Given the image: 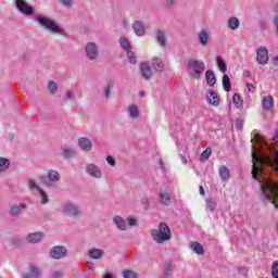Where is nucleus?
Wrapping results in <instances>:
<instances>
[{"mask_svg":"<svg viewBox=\"0 0 278 278\" xmlns=\"http://www.w3.org/2000/svg\"><path fill=\"white\" fill-rule=\"evenodd\" d=\"M254 139L258 143L260 150L252 144V177L261 184L263 201H270L278 210V151L274 150L271 155H266L263 150L266 144L264 136L256 134Z\"/></svg>","mask_w":278,"mask_h":278,"instance_id":"1","label":"nucleus"},{"mask_svg":"<svg viewBox=\"0 0 278 278\" xmlns=\"http://www.w3.org/2000/svg\"><path fill=\"white\" fill-rule=\"evenodd\" d=\"M152 240L157 244H164V242H168L170 238H173V232L170 231V227L168 224L161 222L159 224V229H153L151 231Z\"/></svg>","mask_w":278,"mask_h":278,"instance_id":"2","label":"nucleus"},{"mask_svg":"<svg viewBox=\"0 0 278 278\" xmlns=\"http://www.w3.org/2000/svg\"><path fill=\"white\" fill-rule=\"evenodd\" d=\"M187 71L192 79H201V76L205 73V63L201 60H189L187 62Z\"/></svg>","mask_w":278,"mask_h":278,"instance_id":"3","label":"nucleus"},{"mask_svg":"<svg viewBox=\"0 0 278 278\" xmlns=\"http://www.w3.org/2000/svg\"><path fill=\"white\" fill-rule=\"evenodd\" d=\"M62 212L65 214V216H70V218H81V216H84L81 206L73 201L63 203Z\"/></svg>","mask_w":278,"mask_h":278,"instance_id":"4","label":"nucleus"},{"mask_svg":"<svg viewBox=\"0 0 278 278\" xmlns=\"http://www.w3.org/2000/svg\"><path fill=\"white\" fill-rule=\"evenodd\" d=\"M36 21L39 23V25H41V27L48 29V31H52L53 34H61L62 31V27H60V25L47 16L37 15Z\"/></svg>","mask_w":278,"mask_h":278,"instance_id":"5","label":"nucleus"},{"mask_svg":"<svg viewBox=\"0 0 278 278\" xmlns=\"http://www.w3.org/2000/svg\"><path fill=\"white\" fill-rule=\"evenodd\" d=\"M62 179V176L60 173L55 169L48 170L47 177L43 179V184L46 188H55L58 184H60V180Z\"/></svg>","mask_w":278,"mask_h":278,"instance_id":"6","label":"nucleus"},{"mask_svg":"<svg viewBox=\"0 0 278 278\" xmlns=\"http://www.w3.org/2000/svg\"><path fill=\"white\" fill-rule=\"evenodd\" d=\"M85 55L87 60H90V62L99 60V46L92 41L87 42L85 45Z\"/></svg>","mask_w":278,"mask_h":278,"instance_id":"7","label":"nucleus"},{"mask_svg":"<svg viewBox=\"0 0 278 278\" xmlns=\"http://www.w3.org/2000/svg\"><path fill=\"white\" fill-rule=\"evenodd\" d=\"M49 255L52 260H64L68 255V250L63 245H55L50 249Z\"/></svg>","mask_w":278,"mask_h":278,"instance_id":"8","label":"nucleus"},{"mask_svg":"<svg viewBox=\"0 0 278 278\" xmlns=\"http://www.w3.org/2000/svg\"><path fill=\"white\" fill-rule=\"evenodd\" d=\"M14 3L15 8L22 14H25L26 16H31V14H34V7L29 5L25 0H14Z\"/></svg>","mask_w":278,"mask_h":278,"instance_id":"9","label":"nucleus"},{"mask_svg":"<svg viewBox=\"0 0 278 278\" xmlns=\"http://www.w3.org/2000/svg\"><path fill=\"white\" fill-rule=\"evenodd\" d=\"M256 62L261 66H266L268 64V49L264 46L256 50Z\"/></svg>","mask_w":278,"mask_h":278,"instance_id":"10","label":"nucleus"},{"mask_svg":"<svg viewBox=\"0 0 278 278\" xmlns=\"http://www.w3.org/2000/svg\"><path fill=\"white\" fill-rule=\"evenodd\" d=\"M85 170L89 177H93L94 179H101L103 177L101 168H99V166L94 165L93 163L86 164Z\"/></svg>","mask_w":278,"mask_h":278,"instance_id":"11","label":"nucleus"},{"mask_svg":"<svg viewBox=\"0 0 278 278\" xmlns=\"http://www.w3.org/2000/svg\"><path fill=\"white\" fill-rule=\"evenodd\" d=\"M42 275V269L40 267L30 264L28 267V273L22 274V278H40Z\"/></svg>","mask_w":278,"mask_h":278,"instance_id":"12","label":"nucleus"},{"mask_svg":"<svg viewBox=\"0 0 278 278\" xmlns=\"http://www.w3.org/2000/svg\"><path fill=\"white\" fill-rule=\"evenodd\" d=\"M43 238L45 233L41 231L31 232L26 236V242H29V244H38V242H42Z\"/></svg>","mask_w":278,"mask_h":278,"instance_id":"13","label":"nucleus"},{"mask_svg":"<svg viewBox=\"0 0 278 278\" xmlns=\"http://www.w3.org/2000/svg\"><path fill=\"white\" fill-rule=\"evenodd\" d=\"M23 210H27V204L25 203H20V204H14L10 206L9 214L10 216H21L23 214Z\"/></svg>","mask_w":278,"mask_h":278,"instance_id":"14","label":"nucleus"},{"mask_svg":"<svg viewBox=\"0 0 278 278\" xmlns=\"http://www.w3.org/2000/svg\"><path fill=\"white\" fill-rule=\"evenodd\" d=\"M206 100L210 105H214L215 108H218V105H220V99H218V93H216V91L212 89L207 91Z\"/></svg>","mask_w":278,"mask_h":278,"instance_id":"15","label":"nucleus"},{"mask_svg":"<svg viewBox=\"0 0 278 278\" xmlns=\"http://www.w3.org/2000/svg\"><path fill=\"white\" fill-rule=\"evenodd\" d=\"M78 147L81 151H92V141L86 137L78 139Z\"/></svg>","mask_w":278,"mask_h":278,"instance_id":"16","label":"nucleus"},{"mask_svg":"<svg viewBox=\"0 0 278 278\" xmlns=\"http://www.w3.org/2000/svg\"><path fill=\"white\" fill-rule=\"evenodd\" d=\"M140 73H141V77H143V79L146 80H149L153 77V71L147 63L141 64Z\"/></svg>","mask_w":278,"mask_h":278,"instance_id":"17","label":"nucleus"},{"mask_svg":"<svg viewBox=\"0 0 278 278\" xmlns=\"http://www.w3.org/2000/svg\"><path fill=\"white\" fill-rule=\"evenodd\" d=\"M262 104L265 112H270V110L275 108V100L273 99V96H265L262 100Z\"/></svg>","mask_w":278,"mask_h":278,"instance_id":"18","label":"nucleus"},{"mask_svg":"<svg viewBox=\"0 0 278 278\" xmlns=\"http://www.w3.org/2000/svg\"><path fill=\"white\" fill-rule=\"evenodd\" d=\"M132 29H134L136 36L142 37L146 34L144 23H142V21L134 22Z\"/></svg>","mask_w":278,"mask_h":278,"instance_id":"19","label":"nucleus"},{"mask_svg":"<svg viewBox=\"0 0 278 278\" xmlns=\"http://www.w3.org/2000/svg\"><path fill=\"white\" fill-rule=\"evenodd\" d=\"M113 223L119 231H127V222L122 216L116 215L113 217Z\"/></svg>","mask_w":278,"mask_h":278,"instance_id":"20","label":"nucleus"},{"mask_svg":"<svg viewBox=\"0 0 278 278\" xmlns=\"http://www.w3.org/2000/svg\"><path fill=\"white\" fill-rule=\"evenodd\" d=\"M198 40L201 47H207L210 45V34H207L205 29H202L198 34Z\"/></svg>","mask_w":278,"mask_h":278,"instance_id":"21","label":"nucleus"},{"mask_svg":"<svg viewBox=\"0 0 278 278\" xmlns=\"http://www.w3.org/2000/svg\"><path fill=\"white\" fill-rule=\"evenodd\" d=\"M88 255L91 260H102L103 255H105V251L101 249L93 248L89 250Z\"/></svg>","mask_w":278,"mask_h":278,"instance_id":"22","label":"nucleus"},{"mask_svg":"<svg viewBox=\"0 0 278 278\" xmlns=\"http://www.w3.org/2000/svg\"><path fill=\"white\" fill-rule=\"evenodd\" d=\"M172 197L170 193H168V191H163L159 193V201L160 203H162V205H170L172 203Z\"/></svg>","mask_w":278,"mask_h":278,"instance_id":"23","label":"nucleus"},{"mask_svg":"<svg viewBox=\"0 0 278 278\" xmlns=\"http://www.w3.org/2000/svg\"><path fill=\"white\" fill-rule=\"evenodd\" d=\"M155 39L159 42L160 47L163 49L166 47V33L164 30H156Z\"/></svg>","mask_w":278,"mask_h":278,"instance_id":"24","label":"nucleus"},{"mask_svg":"<svg viewBox=\"0 0 278 278\" xmlns=\"http://www.w3.org/2000/svg\"><path fill=\"white\" fill-rule=\"evenodd\" d=\"M219 177H220L222 181H229L231 174L229 172L228 166L222 165L219 167Z\"/></svg>","mask_w":278,"mask_h":278,"instance_id":"25","label":"nucleus"},{"mask_svg":"<svg viewBox=\"0 0 278 278\" xmlns=\"http://www.w3.org/2000/svg\"><path fill=\"white\" fill-rule=\"evenodd\" d=\"M205 79H206V84L207 86H216V74H214V71L212 70H207L205 72Z\"/></svg>","mask_w":278,"mask_h":278,"instance_id":"26","label":"nucleus"},{"mask_svg":"<svg viewBox=\"0 0 278 278\" xmlns=\"http://www.w3.org/2000/svg\"><path fill=\"white\" fill-rule=\"evenodd\" d=\"M189 247L191 251H194V253H197V255H205V250L203 249V245L201 243L192 241Z\"/></svg>","mask_w":278,"mask_h":278,"instance_id":"27","label":"nucleus"},{"mask_svg":"<svg viewBox=\"0 0 278 278\" xmlns=\"http://www.w3.org/2000/svg\"><path fill=\"white\" fill-rule=\"evenodd\" d=\"M152 66L154 71H159V73L164 72V61L161 58H154L152 60Z\"/></svg>","mask_w":278,"mask_h":278,"instance_id":"28","label":"nucleus"},{"mask_svg":"<svg viewBox=\"0 0 278 278\" xmlns=\"http://www.w3.org/2000/svg\"><path fill=\"white\" fill-rule=\"evenodd\" d=\"M222 84L225 92L231 91V78L227 74L223 76Z\"/></svg>","mask_w":278,"mask_h":278,"instance_id":"29","label":"nucleus"},{"mask_svg":"<svg viewBox=\"0 0 278 278\" xmlns=\"http://www.w3.org/2000/svg\"><path fill=\"white\" fill-rule=\"evenodd\" d=\"M119 45H121L123 51L127 52V51L131 50V43L129 42V39H127V37H121Z\"/></svg>","mask_w":278,"mask_h":278,"instance_id":"30","label":"nucleus"},{"mask_svg":"<svg viewBox=\"0 0 278 278\" xmlns=\"http://www.w3.org/2000/svg\"><path fill=\"white\" fill-rule=\"evenodd\" d=\"M77 155V152L73 148H65L63 149V157L65 160H71Z\"/></svg>","mask_w":278,"mask_h":278,"instance_id":"31","label":"nucleus"},{"mask_svg":"<svg viewBox=\"0 0 278 278\" xmlns=\"http://www.w3.org/2000/svg\"><path fill=\"white\" fill-rule=\"evenodd\" d=\"M216 64L220 73H227V63L223 59V56H217L216 58Z\"/></svg>","mask_w":278,"mask_h":278,"instance_id":"32","label":"nucleus"},{"mask_svg":"<svg viewBox=\"0 0 278 278\" xmlns=\"http://www.w3.org/2000/svg\"><path fill=\"white\" fill-rule=\"evenodd\" d=\"M10 168V160L0 157V173H5Z\"/></svg>","mask_w":278,"mask_h":278,"instance_id":"33","label":"nucleus"},{"mask_svg":"<svg viewBox=\"0 0 278 278\" xmlns=\"http://www.w3.org/2000/svg\"><path fill=\"white\" fill-rule=\"evenodd\" d=\"M38 194L40 198L41 205H47V203H49V194H47V191H45L43 189H40L38 191Z\"/></svg>","mask_w":278,"mask_h":278,"instance_id":"34","label":"nucleus"},{"mask_svg":"<svg viewBox=\"0 0 278 278\" xmlns=\"http://www.w3.org/2000/svg\"><path fill=\"white\" fill-rule=\"evenodd\" d=\"M228 27L229 29H238L240 27V20L238 17H230L228 20Z\"/></svg>","mask_w":278,"mask_h":278,"instance_id":"35","label":"nucleus"},{"mask_svg":"<svg viewBox=\"0 0 278 278\" xmlns=\"http://www.w3.org/2000/svg\"><path fill=\"white\" fill-rule=\"evenodd\" d=\"M212 155V148H206L200 155V162H207Z\"/></svg>","mask_w":278,"mask_h":278,"instance_id":"36","label":"nucleus"},{"mask_svg":"<svg viewBox=\"0 0 278 278\" xmlns=\"http://www.w3.org/2000/svg\"><path fill=\"white\" fill-rule=\"evenodd\" d=\"M128 112L130 118H138V116H140V111H138V106L134 104L129 106Z\"/></svg>","mask_w":278,"mask_h":278,"instance_id":"37","label":"nucleus"},{"mask_svg":"<svg viewBox=\"0 0 278 278\" xmlns=\"http://www.w3.org/2000/svg\"><path fill=\"white\" fill-rule=\"evenodd\" d=\"M170 277H173V263H167L164 267L163 278H170Z\"/></svg>","mask_w":278,"mask_h":278,"instance_id":"38","label":"nucleus"},{"mask_svg":"<svg viewBox=\"0 0 278 278\" xmlns=\"http://www.w3.org/2000/svg\"><path fill=\"white\" fill-rule=\"evenodd\" d=\"M206 210H210V212L216 210V200L214 198L206 199Z\"/></svg>","mask_w":278,"mask_h":278,"instance_id":"39","label":"nucleus"},{"mask_svg":"<svg viewBox=\"0 0 278 278\" xmlns=\"http://www.w3.org/2000/svg\"><path fill=\"white\" fill-rule=\"evenodd\" d=\"M113 88H114V84H112V83H108L105 85V87L103 88L105 99H110V94H111Z\"/></svg>","mask_w":278,"mask_h":278,"instance_id":"40","label":"nucleus"},{"mask_svg":"<svg viewBox=\"0 0 278 278\" xmlns=\"http://www.w3.org/2000/svg\"><path fill=\"white\" fill-rule=\"evenodd\" d=\"M232 103L236 105V108H242V97H240V93L233 94Z\"/></svg>","mask_w":278,"mask_h":278,"instance_id":"41","label":"nucleus"},{"mask_svg":"<svg viewBox=\"0 0 278 278\" xmlns=\"http://www.w3.org/2000/svg\"><path fill=\"white\" fill-rule=\"evenodd\" d=\"M48 91L50 94H55V92H58V84L53 80H50L48 83Z\"/></svg>","mask_w":278,"mask_h":278,"instance_id":"42","label":"nucleus"},{"mask_svg":"<svg viewBox=\"0 0 278 278\" xmlns=\"http://www.w3.org/2000/svg\"><path fill=\"white\" fill-rule=\"evenodd\" d=\"M28 188L29 190H37V192L42 189L40 186H38V182H36V180L34 179L28 180Z\"/></svg>","mask_w":278,"mask_h":278,"instance_id":"43","label":"nucleus"},{"mask_svg":"<svg viewBox=\"0 0 278 278\" xmlns=\"http://www.w3.org/2000/svg\"><path fill=\"white\" fill-rule=\"evenodd\" d=\"M126 53H127V58H128L130 64H136L137 60H136V54H134V51H131V49H130V50L126 51Z\"/></svg>","mask_w":278,"mask_h":278,"instance_id":"44","label":"nucleus"},{"mask_svg":"<svg viewBox=\"0 0 278 278\" xmlns=\"http://www.w3.org/2000/svg\"><path fill=\"white\" fill-rule=\"evenodd\" d=\"M123 277L124 278H138V276L136 275V273L129 270V269H126L123 271Z\"/></svg>","mask_w":278,"mask_h":278,"instance_id":"45","label":"nucleus"},{"mask_svg":"<svg viewBox=\"0 0 278 278\" xmlns=\"http://www.w3.org/2000/svg\"><path fill=\"white\" fill-rule=\"evenodd\" d=\"M271 277L278 278V262L274 263L271 266Z\"/></svg>","mask_w":278,"mask_h":278,"instance_id":"46","label":"nucleus"},{"mask_svg":"<svg viewBox=\"0 0 278 278\" xmlns=\"http://www.w3.org/2000/svg\"><path fill=\"white\" fill-rule=\"evenodd\" d=\"M64 271L63 270H55L51 274V278H63Z\"/></svg>","mask_w":278,"mask_h":278,"instance_id":"47","label":"nucleus"},{"mask_svg":"<svg viewBox=\"0 0 278 278\" xmlns=\"http://www.w3.org/2000/svg\"><path fill=\"white\" fill-rule=\"evenodd\" d=\"M127 223L129 227H136V225H138V219H136V217H128Z\"/></svg>","mask_w":278,"mask_h":278,"instance_id":"48","label":"nucleus"},{"mask_svg":"<svg viewBox=\"0 0 278 278\" xmlns=\"http://www.w3.org/2000/svg\"><path fill=\"white\" fill-rule=\"evenodd\" d=\"M258 25H260L261 29L264 31L268 27V22L266 20H261V21H258Z\"/></svg>","mask_w":278,"mask_h":278,"instance_id":"49","label":"nucleus"},{"mask_svg":"<svg viewBox=\"0 0 278 278\" xmlns=\"http://www.w3.org/2000/svg\"><path fill=\"white\" fill-rule=\"evenodd\" d=\"M106 162L110 166H116V160L113 156H106Z\"/></svg>","mask_w":278,"mask_h":278,"instance_id":"50","label":"nucleus"},{"mask_svg":"<svg viewBox=\"0 0 278 278\" xmlns=\"http://www.w3.org/2000/svg\"><path fill=\"white\" fill-rule=\"evenodd\" d=\"M62 5H64L65 8H72L73 5V0H60Z\"/></svg>","mask_w":278,"mask_h":278,"instance_id":"51","label":"nucleus"},{"mask_svg":"<svg viewBox=\"0 0 278 278\" xmlns=\"http://www.w3.org/2000/svg\"><path fill=\"white\" fill-rule=\"evenodd\" d=\"M66 99H68V101H73V99H75V93L73 91H67Z\"/></svg>","mask_w":278,"mask_h":278,"instance_id":"52","label":"nucleus"},{"mask_svg":"<svg viewBox=\"0 0 278 278\" xmlns=\"http://www.w3.org/2000/svg\"><path fill=\"white\" fill-rule=\"evenodd\" d=\"M247 88H248L249 92H255V86L253 84L248 83Z\"/></svg>","mask_w":278,"mask_h":278,"instance_id":"53","label":"nucleus"},{"mask_svg":"<svg viewBox=\"0 0 278 278\" xmlns=\"http://www.w3.org/2000/svg\"><path fill=\"white\" fill-rule=\"evenodd\" d=\"M103 278H116V275H114L113 273H106L103 275Z\"/></svg>","mask_w":278,"mask_h":278,"instance_id":"54","label":"nucleus"},{"mask_svg":"<svg viewBox=\"0 0 278 278\" xmlns=\"http://www.w3.org/2000/svg\"><path fill=\"white\" fill-rule=\"evenodd\" d=\"M239 273H240L241 275H247V273H249V269H247V267H240V268H239Z\"/></svg>","mask_w":278,"mask_h":278,"instance_id":"55","label":"nucleus"},{"mask_svg":"<svg viewBox=\"0 0 278 278\" xmlns=\"http://www.w3.org/2000/svg\"><path fill=\"white\" fill-rule=\"evenodd\" d=\"M236 127H237V129H242V121L238 119L236 122Z\"/></svg>","mask_w":278,"mask_h":278,"instance_id":"56","label":"nucleus"},{"mask_svg":"<svg viewBox=\"0 0 278 278\" xmlns=\"http://www.w3.org/2000/svg\"><path fill=\"white\" fill-rule=\"evenodd\" d=\"M243 77H251V71H243Z\"/></svg>","mask_w":278,"mask_h":278,"instance_id":"57","label":"nucleus"},{"mask_svg":"<svg viewBox=\"0 0 278 278\" xmlns=\"http://www.w3.org/2000/svg\"><path fill=\"white\" fill-rule=\"evenodd\" d=\"M199 188H200V194L202 197H205V189L203 188V186H200Z\"/></svg>","mask_w":278,"mask_h":278,"instance_id":"58","label":"nucleus"},{"mask_svg":"<svg viewBox=\"0 0 278 278\" xmlns=\"http://www.w3.org/2000/svg\"><path fill=\"white\" fill-rule=\"evenodd\" d=\"M273 64L274 66H278V56L273 58Z\"/></svg>","mask_w":278,"mask_h":278,"instance_id":"59","label":"nucleus"},{"mask_svg":"<svg viewBox=\"0 0 278 278\" xmlns=\"http://www.w3.org/2000/svg\"><path fill=\"white\" fill-rule=\"evenodd\" d=\"M92 266H93L92 262L86 263V267L89 268L90 270H92Z\"/></svg>","mask_w":278,"mask_h":278,"instance_id":"60","label":"nucleus"},{"mask_svg":"<svg viewBox=\"0 0 278 278\" xmlns=\"http://www.w3.org/2000/svg\"><path fill=\"white\" fill-rule=\"evenodd\" d=\"M180 157H181L182 164H188V160L186 159L185 155H181V154H180Z\"/></svg>","mask_w":278,"mask_h":278,"instance_id":"61","label":"nucleus"},{"mask_svg":"<svg viewBox=\"0 0 278 278\" xmlns=\"http://www.w3.org/2000/svg\"><path fill=\"white\" fill-rule=\"evenodd\" d=\"M167 5H168L169 8H173V5H175V1H174V0H168V1H167Z\"/></svg>","mask_w":278,"mask_h":278,"instance_id":"62","label":"nucleus"},{"mask_svg":"<svg viewBox=\"0 0 278 278\" xmlns=\"http://www.w3.org/2000/svg\"><path fill=\"white\" fill-rule=\"evenodd\" d=\"M273 140H274L275 142H278V130L276 131L275 136L273 137Z\"/></svg>","mask_w":278,"mask_h":278,"instance_id":"63","label":"nucleus"},{"mask_svg":"<svg viewBox=\"0 0 278 278\" xmlns=\"http://www.w3.org/2000/svg\"><path fill=\"white\" fill-rule=\"evenodd\" d=\"M160 168L164 170V161L162 159H160Z\"/></svg>","mask_w":278,"mask_h":278,"instance_id":"64","label":"nucleus"}]
</instances>
